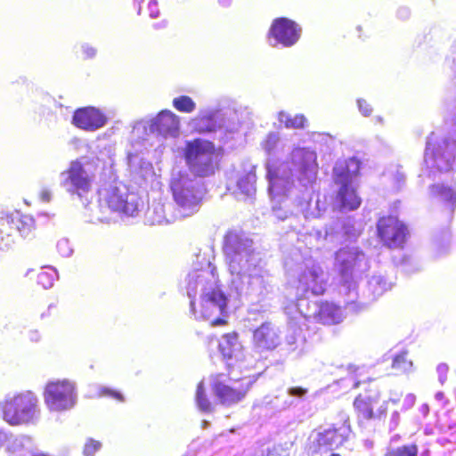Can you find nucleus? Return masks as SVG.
Here are the masks:
<instances>
[{"mask_svg": "<svg viewBox=\"0 0 456 456\" xmlns=\"http://www.w3.org/2000/svg\"><path fill=\"white\" fill-rule=\"evenodd\" d=\"M189 286H191L193 290L192 294L189 293L191 313L197 318L209 320L212 327L227 325L226 309L228 298L221 288L216 286L203 291L200 296V303L197 305L195 302L196 281H190Z\"/></svg>", "mask_w": 456, "mask_h": 456, "instance_id": "f257e3e1", "label": "nucleus"}, {"mask_svg": "<svg viewBox=\"0 0 456 456\" xmlns=\"http://www.w3.org/2000/svg\"><path fill=\"white\" fill-rule=\"evenodd\" d=\"M221 152L208 140L196 138L188 141L183 150V157L189 170L198 177H207L219 167Z\"/></svg>", "mask_w": 456, "mask_h": 456, "instance_id": "f03ea898", "label": "nucleus"}, {"mask_svg": "<svg viewBox=\"0 0 456 456\" xmlns=\"http://www.w3.org/2000/svg\"><path fill=\"white\" fill-rule=\"evenodd\" d=\"M37 404V395L30 391L8 396L0 403L2 418L11 426L32 424L38 415Z\"/></svg>", "mask_w": 456, "mask_h": 456, "instance_id": "7ed1b4c3", "label": "nucleus"}, {"mask_svg": "<svg viewBox=\"0 0 456 456\" xmlns=\"http://www.w3.org/2000/svg\"><path fill=\"white\" fill-rule=\"evenodd\" d=\"M390 403L395 400H382L377 386L369 384L363 392L359 393L353 408L358 426H363L370 420H383L387 418Z\"/></svg>", "mask_w": 456, "mask_h": 456, "instance_id": "20e7f679", "label": "nucleus"}, {"mask_svg": "<svg viewBox=\"0 0 456 456\" xmlns=\"http://www.w3.org/2000/svg\"><path fill=\"white\" fill-rule=\"evenodd\" d=\"M99 202L111 212L134 216L138 210L137 197L122 183L110 184L100 191Z\"/></svg>", "mask_w": 456, "mask_h": 456, "instance_id": "39448f33", "label": "nucleus"}, {"mask_svg": "<svg viewBox=\"0 0 456 456\" xmlns=\"http://www.w3.org/2000/svg\"><path fill=\"white\" fill-rule=\"evenodd\" d=\"M86 166L96 167L93 160L81 157L70 161L68 168L63 172L66 176L63 183L69 186V193L82 197L92 190L95 175L90 168L86 170Z\"/></svg>", "mask_w": 456, "mask_h": 456, "instance_id": "423d86ee", "label": "nucleus"}, {"mask_svg": "<svg viewBox=\"0 0 456 456\" xmlns=\"http://www.w3.org/2000/svg\"><path fill=\"white\" fill-rule=\"evenodd\" d=\"M377 238L389 249L404 248L410 235L408 226L396 216L387 215L377 221Z\"/></svg>", "mask_w": 456, "mask_h": 456, "instance_id": "0eeeda50", "label": "nucleus"}, {"mask_svg": "<svg viewBox=\"0 0 456 456\" xmlns=\"http://www.w3.org/2000/svg\"><path fill=\"white\" fill-rule=\"evenodd\" d=\"M249 388L250 382L245 378L226 383L223 373L212 377L211 389L219 403L225 406H232L242 401Z\"/></svg>", "mask_w": 456, "mask_h": 456, "instance_id": "6e6552de", "label": "nucleus"}, {"mask_svg": "<svg viewBox=\"0 0 456 456\" xmlns=\"http://www.w3.org/2000/svg\"><path fill=\"white\" fill-rule=\"evenodd\" d=\"M43 395L50 411H65L75 403V386L68 379L50 381L45 385Z\"/></svg>", "mask_w": 456, "mask_h": 456, "instance_id": "1a4fd4ad", "label": "nucleus"}, {"mask_svg": "<svg viewBox=\"0 0 456 456\" xmlns=\"http://www.w3.org/2000/svg\"><path fill=\"white\" fill-rule=\"evenodd\" d=\"M171 191L175 203L182 208L184 216L198 212L203 197L202 193L191 183L183 178H175L171 182Z\"/></svg>", "mask_w": 456, "mask_h": 456, "instance_id": "9d476101", "label": "nucleus"}, {"mask_svg": "<svg viewBox=\"0 0 456 456\" xmlns=\"http://www.w3.org/2000/svg\"><path fill=\"white\" fill-rule=\"evenodd\" d=\"M300 36V26L285 17L274 19L267 34L269 38L275 41L273 45H281L283 47L293 46L299 40Z\"/></svg>", "mask_w": 456, "mask_h": 456, "instance_id": "9b49d317", "label": "nucleus"}, {"mask_svg": "<svg viewBox=\"0 0 456 456\" xmlns=\"http://www.w3.org/2000/svg\"><path fill=\"white\" fill-rule=\"evenodd\" d=\"M349 432L350 427L346 423L339 426L333 425L330 428L318 432L311 445L312 452L321 453L323 449L330 451L338 448L347 441Z\"/></svg>", "mask_w": 456, "mask_h": 456, "instance_id": "f8f14e48", "label": "nucleus"}, {"mask_svg": "<svg viewBox=\"0 0 456 456\" xmlns=\"http://www.w3.org/2000/svg\"><path fill=\"white\" fill-rule=\"evenodd\" d=\"M425 161L431 167L441 172H446L452 169L455 161V155L447 142H428L425 150Z\"/></svg>", "mask_w": 456, "mask_h": 456, "instance_id": "ddd939ff", "label": "nucleus"}, {"mask_svg": "<svg viewBox=\"0 0 456 456\" xmlns=\"http://www.w3.org/2000/svg\"><path fill=\"white\" fill-rule=\"evenodd\" d=\"M108 122V117L100 109L86 106L77 109L72 115L71 123L77 128L94 132L103 127Z\"/></svg>", "mask_w": 456, "mask_h": 456, "instance_id": "4468645a", "label": "nucleus"}, {"mask_svg": "<svg viewBox=\"0 0 456 456\" xmlns=\"http://www.w3.org/2000/svg\"><path fill=\"white\" fill-rule=\"evenodd\" d=\"M291 158L298 172V179L313 182L318 172L317 156L313 151L305 148H296L291 152Z\"/></svg>", "mask_w": 456, "mask_h": 456, "instance_id": "2eb2a0df", "label": "nucleus"}, {"mask_svg": "<svg viewBox=\"0 0 456 456\" xmlns=\"http://www.w3.org/2000/svg\"><path fill=\"white\" fill-rule=\"evenodd\" d=\"M364 259V255L352 248H340L335 254V265L338 274L345 281L353 278L355 271L359 270Z\"/></svg>", "mask_w": 456, "mask_h": 456, "instance_id": "dca6fc26", "label": "nucleus"}, {"mask_svg": "<svg viewBox=\"0 0 456 456\" xmlns=\"http://www.w3.org/2000/svg\"><path fill=\"white\" fill-rule=\"evenodd\" d=\"M281 344L278 331L270 322H264L254 330L252 346L256 352H271Z\"/></svg>", "mask_w": 456, "mask_h": 456, "instance_id": "f3484780", "label": "nucleus"}, {"mask_svg": "<svg viewBox=\"0 0 456 456\" xmlns=\"http://www.w3.org/2000/svg\"><path fill=\"white\" fill-rule=\"evenodd\" d=\"M362 163L356 157L338 159L332 168V178L335 184L353 183V180L361 174Z\"/></svg>", "mask_w": 456, "mask_h": 456, "instance_id": "a211bd4d", "label": "nucleus"}, {"mask_svg": "<svg viewBox=\"0 0 456 456\" xmlns=\"http://www.w3.org/2000/svg\"><path fill=\"white\" fill-rule=\"evenodd\" d=\"M150 130L163 137H175L180 130L179 117L171 110H163L151 121Z\"/></svg>", "mask_w": 456, "mask_h": 456, "instance_id": "6ab92c4d", "label": "nucleus"}, {"mask_svg": "<svg viewBox=\"0 0 456 456\" xmlns=\"http://www.w3.org/2000/svg\"><path fill=\"white\" fill-rule=\"evenodd\" d=\"M338 186L339 188L336 194V201L339 208L349 211L357 209L362 204V199L353 183Z\"/></svg>", "mask_w": 456, "mask_h": 456, "instance_id": "aec40b11", "label": "nucleus"}, {"mask_svg": "<svg viewBox=\"0 0 456 456\" xmlns=\"http://www.w3.org/2000/svg\"><path fill=\"white\" fill-rule=\"evenodd\" d=\"M314 318L317 323L322 325H334L339 323L342 319V312L339 306L330 302H322Z\"/></svg>", "mask_w": 456, "mask_h": 456, "instance_id": "412c9836", "label": "nucleus"}, {"mask_svg": "<svg viewBox=\"0 0 456 456\" xmlns=\"http://www.w3.org/2000/svg\"><path fill=\"white\" fill-rule=\"evenodd\" d=\"M218 348L221 354L226 359L237 357L243 350L239 333L231 331L224 334Z\"/></svg>", "mask_w": 456, "mask_h": 456, "instance_id": "4be33fe9", "label": "nucleus"}, {"mask_svg": "<svg viewBox=\"0 0 456 456\" xmlns=\"http://www.w3.org/2000/svg\"><path fill=\"white\" fill-rule=\"evenodd\" d=\"M432 192L444 203L452 213L454 211L456 208V191L452 188L436 184L432 186Z\"/></svg>", "mask_w": 456, "mask_h": 456, "instance_id": "5701e85b", "label": "nucleus"}, {"mask_svg": "<svg viewBox=\"0 0 456 456\" xmlns=\"http://www.w3.org/2000/svg\"><path fill=\"white\" fill-rule=\"evenodd\" d=\"M391 368L395 375L409 374L413 369V362L409 358L408 352L396 354L392 359Z\"/></svg>", "mask_w": 456, "mask_h": 456, "instance_id": "b1692460", "label": "nucleus"}, {"mask_svg": "<svg viewBox=\"0 0 456 456\" xmlns=\"http://www.w3.org/2000/svg\"><path fill=\"white\" fill-rule=\"evenodd\" d=\"M193 128L199 134L216 131V126L211 114L198 115L192 119Z\"/></svg>", "mask_w": 456, "mask_h": 456, "instance_id": "393cba45", "label": "nucleus"}, {"mask_svg": "<svg viewBox=\"0 0 456 456\" xmlns=\"http://www.w3.org/2000/svg\"><path fill=\"white\" fill-rule=\"evenodd\" d=\"M9 217L0 220V250L8 248L13 242V227Z\"/></svg>", "mask_w": 456, "mask_h": 456, "instance_id": "a878e982", "label": "nucleus"}, {"mask_svg": "<svg viewBox=\"0 0 456 456\" xmlns=\"http://www.w3.org/2000/svg\"><path fill=\"white\" fill-rule=\"evenodd\" d=\"M10 220L13 222L12 223L13 231L18 230L23 237L28 236L35 229L34 220L28 215L20 216L16 219L10 218Z\"/></svg>", "mask_w": 456, "mask_h": 456, "instance_id": "bb28decb", "label": "nucleus"}, {"mask_svg": "<svg viewBox=\"0 0 456 456\" xmlns=\"http://www.w3.org/2000/svg\"><path fill=\"white\" fill-rule=\"evenodd\" d=\"M279 120L283 123L286 128L303 129L306 124V118L303 114H296L294 116L284 112L279 114Z\"/></svg>", "mask_w": 456, "mask_h": 456, "instance_id": "cd10ccee", "label": "nucleus"}, {"mask_svg": "<svg viewBox=\"0 0 456 456\" xmlns=\"http://www.w3.org/2000/svg\"><path fill=\"white\" fill-rule=\"evenodd\" d=\"M195 400L197 406L201 411L210 412L213 411V404L209 400L203 381L197 385Z\"/></svg>", "mask_w": 456, "mask_h": 456, "instance_id": "c85d7f7f", "label": "nucleus"}, {"mask_svg": "<svg viewBox=\"0 0 456 456\" xmlns=\"http://www.w3.org/2000/svg\"><path fill=\"white\" fill-rule=\"evenodd\" d=\"M173 106L180 112L191 113L196 109V104L190 96L181 95L174 98Z\"/></svg>", "mask_w": 456, "mask_h": 456, "instance_id": "c756f323", "label": "nucleus"}, {"mask_svg": "<svg viewBox=\"0 0 456 456\" xmlns=\"http://www.w3.org/2000/svg\"><path fill=\"white\" fill-rule=\"evenodd\" d=\"M419 447L416 444H409L388 450L383 456H418Z\"/></svg>", "mask_w": 456, "mask_h": 456, "instance_id": "7c9ffc66", "label": "nucleus"}, {"mask_svg": "<svg viewBox=\"0 0 456 456\" xmlns=\"http://www.w3.org/2000/svg\"><path fill=\"white\" fill-rule=\"evenodd\" d=\"M240 239L235 232H228L225 235V240H224V250L227 252V254L231 255L233 253H238L239 250L236 248V243H240Z\"/></svg>", "mask_w": 456, "mask_h": 456, "instance_id": "2f4dec72", "label": "nucleus"}, {"mask_svg": "<svg viewBox=\"0 0 456 456\" xmlns=\"http://www.w3.org/2000/svg\"><path fill=\"white\" fill-rule=\"evenodd\" d=\"M279 141H280V138L276 134L270 133L267 134L266 138L263 141L262 148L265 151L266 154L270 155L277 148Z\"/></svg>", "mask_w": 456, "mask_h": 456, "instance_id": "473e14b6", "label": "nucleus"}, {"mask_svg": "<svg viewBox=\"0 0 456 456\" xmlns=\"http://www.w3.org/2000/svg\"><path fill=\"white\" fill-rule=\"evenodd\" d=\"M102 443L94 438H88L83 448L84 456H95V453L100 451Z\"/></svg>", "mask_w": 456, "mask_h": 456, "instance_id": "72a5a7b5", "label": "nucleus"}, {"mask_svg": "<svg viewBox=\"0 0 456 456\" xmlns=\"http://www.w3.org/2000/svg\"><path fill=\"white\" fill-rule=\"evenodd\" d=\"M266 177L270 183L269 189L273 191L276 186L278 180L281 179L278 167L273 164H267Z\"/></svg>", "mask_w": 456, "mask_h": 456, "instance_id": "f704fd0d", "label": "nucleus"}, {"mask_svg": "<svg viewBox=\"0 0 456 456\" xmlns=\"http://www.w3.org/2000/svg\"><path fill=\"white\" fill-rule=\"evenodd\" d=\"M101 394L103 395L110 396L118 402L124 401V396L120 392L110 389V388H107V387L102 388L101 390Z\"/></svg>", "mask_w": 456, "mask_h": 456, "instance_id": "c9c22d12", "label": "nucleus"}, {"mask_svg": "<svg viewBox=\"0 0 456 456\" xmlns=\"http://www.w3.org/2000/svg\"><path fill=\"white\" fill-rule=\"evenodd\" d=\"M436 371L438 374L439 381L444 384L447 379V374L449 372V366L446 363H440L437 368Z\"/></svg>", "mask_w": 456, "mask_h": 456, "instance_id": "e433bc0d", "label": "nucleus"}, {"mask_svg": "<svg viewBox=\"0 0 456 456\" xmlns=\"http://www.w3.org/2000/svg\"><path fill=\"white\" fill-rule=\"evenodd\" d=\"M81 52H82V58L84 60L92 59V58L95 57V55H96V49L88 45H83Z\"/></svg>", "mask_w": 456, "mask_h": 456, "instance_id": "4c0bfd02", "label": "nucleus"}, {"mask_svg": "<svg viewBox=\"0 0 456 456\" xmlns=\"http://www.w3.org/2000/svg\"><path fill=\"white\" fill-rule=\"evenodd\" d=\"M358 107H359L360 111L364 116L370 115L371 110H372L371 107H370V105L365 100H359L358 101Z\"/></svg>", "mask_w": 456, "mask_h": 456, "instance_id": "58836bf2", "label": "nucleus"}, {"mask_svg": "<svg viewBox=\"0 0 456 456\" xmlns=\"http://www.w3.org/2000/svg\"><path fill=\"white\" fill-rule=\"evenodd\" d=\"M289 393L292 396L302 397L303 395H305L306 389L300 387H294L289 388Z\"/></svg>", "mask_w": 456, "mask_h": 456, "instance_id": "ea45409f", "label": "nucleus"}, {"mask_svg": "<svg viewBox=\"0 0 456 456\" xmlns=\"http://www.w3.org/2000/svg\"><path fill=\"white\" fill-rule=\"evenodd\" d=\"M47 276H48V274L45 272H41L37 275L38 282L42 283L44 287H47V286H51L52 285L51 281H49L48 284L45 283V279L47 278Z\"/></svg>", "mask_w": 456, "mask_h": 456, "instance_id": "a19ab883", "label": "nucleus"}, {"mask_svg": "<svg viewBox=\"0 0 456 456\" xmlns=\"http://www.w3.org/2000/svg\"><path fill=\"white\" fill-rule=\"evenodd\" d=\"M6 438V435L4 432L0 431V448L4 444Z\"/></svg>", "mask_w": 456, "mask_h": 456, "instance_id": "79ce46f5", "label": "nucleus"}, {"mask_svg": "<svg viewBox=\"0 0 456 456\" xmlns=\"http://www.w3.org/2000/svg\"><path fill=\"white\" fill-rule=\"evenodd\" d=\"M41 197L44 200L49 201L50 200V193L47 191H43L41 194Z\"/></svg>", "mask_w": 456, "mask_h": 456, "instance_id": "37998d69", "label": "nucleus"}, {"mask_svg": "<svg viewBox=\"0 0 456 456\" xmlns=\"http://www.w3.org/2000/svg\"><path fill=\"white\" fill-rule=\"evenodd\" d=\"M357 31L359 32V35H358V37L361 38L362 37V26H358L356 28Z\"/></svg>", "mask_w": 456, "mask_h": 456, "instance_id": "c03bdc74", "label": "nucleus"}, {"mask_svg": "<svg viewBox=\"0 0 456 456\" xmlns=\"http://www.w3.org/2000/svg\"><path fill=\"white\" fill-rule=\"evenodd\" d=\"M160 27H161V26H160V24H155V25H154V28H160Z\"/></svg>", "mask_w": 456, "mask_h": 456, "instance_id": "a18cd8bd", "label": "nucleus"}, {"mask_svg": "<svg viewBox=\"0 0 456 456\" xmlns=\"http://www.w3.org/2000/svg\"><path fill=\"white\" fill-rule=\"evenodd\" d=\"M311 274H312V276H314V277H316V276H317V274H316V273H315V272H311Z\"/></svg>", "mask_w": 456, "mask_h": 456, "instance_id": "49530a36", "label": "nucleus"}]
</instances>
